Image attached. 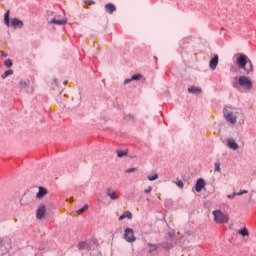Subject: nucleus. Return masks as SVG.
Listing matches in <instances>:
<instances>
[{
  "label": "nucleus",
  "instance_id": "f257e3e1",
  "mask_svg": "<svg viewBox=\"0 0 256 256\" xmlns=\"http://www.w3.org/2000/svg\"><path fill=\"white\" fill-rule=\"evenodd\" d=\"M236 64L240 69H243L248 75L253 73V62L245 54H240L236 59Z\"/></svg>",
  "mask_w": 256,
  "mask_h": 256
},
{
  "label": "nucleus",
  "instance_id": "f03ea898",
  "mask_svg": "<svg viewBox=\"0 0 256 256\" xmlns=\"http://www.w3.org/2000/svg\"><path fill=\"white\" fill-rule=\"evenodd\" d=\"M224 117L228 123L235 125L237 123V108L226 106L224 108Z\"/></svg>",
  "mask_w": 256,
  "mask_h": 256
},
{
  "label": "nucleus",
  "instance_id": "7ed1b4c3",
  "mask_svg": "<svg viewBox=\"0 0 256 256\" xmlns=\"http://www.w3.org/2000/svg\"><path fill=\"white\" fill-rule=\"evenodd\" d=\"M215 223L225 224L229 223V214L223 213L221 210H215L212 212Z\"/></svg>",
  "mask_w": 256,
  "mask_h": 256
},
{
  "label": "nucleus",
  "instance_id": "20e7f679",
  "mask_svg": "<svg viewBox=\"0 0 256 256\" xmlns=\"http://www.w3.org/2000/svg\"><path fill=\"white\" fill-rule=\"evenodd\" d=\"M12 249L11 239L0 238V256L6 255Z\"/></svg>",
  "mask_w": 256,
  "mask_h": 256
},
{
  "label": "nucleus",
  "instance_id": "39448f33",
  "mask_svg": "<svg viewBox=\"0 0 256 256\" xmlns=\"http://www.w3.org/2000/svg\"><path fill=\"white\" fill-rule=\"evenodd\" d=\"M238 83L240 86L243 87V89H247V90L253 89V82H251V79H249L247 76H241L238 79Z\"/></svg>",
  "mask_w": 256,
  "mask_h": 256
},
{
  "label": "nucleus",
  "instance_id": "423d86ee",
  "mask_svg": "<svg viewBox=\"0 0 256 256\" xmlns=\"http://www.w3.org/2000/svg\"><path fill=\"white\" fill-rule=\"evenodd\" d=\"M124 239L127 241V243H135L137 241V238L135 237V231L131 228H126L124 230Z\"/></svg>",
  "mask_w": 256,
  "mask_h": 256
},
{
  "label": "nucleus",
  "instance_id": "0eeeda50",
  "mask_svg": "<svg viewBox=\"0 0 256 256\" xmlns=\"http://www.w3.org/2000/svg\"><path fill=\"white\" fill-rule=\"evenodd\" d=\"M66 25L67 19L66 18H59V16L54 17L51 21H49L50 25Z\"/></svg>",
  "mask_w": 256,
  "mask_h": 256
},
{
  "label": "nucleus",
  "instance_id": "6e6552de",
  "mask_svg": "<svg viewBox=\"0 0 256 256\" xmlns=\"http://www.w3.org/2000/svg\"><path fill=\"white\" fill-rule=\"evenodd\" d=\"M106 195H108L112 201H117V199H119V193L117 190H113L111 188L107 189Z\"/></svg>",
  "mask_w": 256,
  "mask_h": 256
},
{
  "label": "nucleus",
  "instance_id": "1a4fd4ad",
  "mask_svg": "<svg viewBox=\"0 0 256 256\" xmlns=\"http://www.w3.org/2000/svg\"><path fill=\"white\" fill-rule=\"evenodd\" d=\"M205 185H206L205 180L203 178H199L195 185V191L197 193H201V191H203V188L205 187Z\"/></svg>",
  "mask_w": 256,
  "mask_h": 256
},
{
  "label": "nucleus",
  "instance_id": "9d476101",
  "mask_svg": "<svg viewBox=\"0 0 256 256\" xmlns=\"http://www.w3.org/2000/svg\"><path fill=\"white\" fill-rule=\"evenodd\" d=\"M219 65V55H214V57L210 60L209 67L212 69V71H215L217 69V66Z\"/></svg>",
  "mask_w": 256,
  "mask_h": 256
},
{
  "label": "nucleus",
  "instance_id": "9b49d317",
  "mask_svg": "<svg viewBox=\"0 0 256 256\" xmlns=\"http://www.w3.org/2000/svg\"><path fill=\"white\" fill-rule=\"evenodd\" d=\"M226 145L227 147H229V149H232L233 151H237V149H239V145L237 144V142H235V140L231 138H228L226 140Z\"/></svg>",
  "mask_w": 256,
  "mask_h": 256
},
{
  "label": "nucleus",
  "instance_id": "f8f14e48",
  "mask_svg": "<svg viewBox=\"0 0 256 256\" xmlns=\"http://www.w3.org/2000/svg\"><path fill=\"white\" fill-rule=\"evenodd\" d=\"M11 25L14 27V29H21L23 28V21L19 20L18 18H13L11 20Z\"/></svg>",
  "mask_w": 256,
  "mask_h": 256
},
{
  "label": "nucleus",
  "instance_id": "ddd939ff",
  "mask_svg": "<svg viewBox=\"0 0 256 256\" xmlns=\"http://www.w3.org/2000/svg\"><path fill=\"white\" fill-rule=\"evenodd\" d=\"M36 217L37 219H43V217H45V205L42 204L38 207L37 211H36Z\"/></svg>",
  "mask_w": 256,
  "mask_h": 256
},
{
  "label": "nucleus",
  "instance_id": "4468645a",
  "mask_svg": "<svg viewBox=\"0 0 256 256\" xmlns=\"http://www.w3.org/2000/svg\"><path fill=\"white\" fill-rule=\"evenodd\" d=\"M20 203L23 206L31 205V203H33V199L31 198V196L25 195L21 198Z\"/></svg>",
  "mask_w": 256,
  "mask_h": 256
},
{
  "label": "nucleus",
  "instance_id": "2eb2a0df",
  "mask_svg": "<svg viewBox=\"0 0 256 256\" xmlns=\"http://www.w3.org/2000/svg\"><path fill=\"white\" fill-rule=\"evenodd\" d=\"M105 11L106 13L113 15V12L117 11V7H115L112 3H108L105 5Z\"/></svg>",
  "mask_w": 256,
  "mask_h": 256
},
{
  "label": "nucleus",
  "instance_id": "dca6fc26",
  "mask_svg": "<svg viewBox=\"0 0 256 256\" xmlns=\"http://www.w3.org/2000/svg\"><path fill=\"white\" fill-rule=\"evenodd\" d=\"M142 77L143 76H141V74L133 75L131 78H127L124 81V85H127V84L131 83V81H139V80H141Z\"/></svg>",
  "mask_w": 256,
  "mask_h": 256
},
{
  "label": "nucleus",
  "instance_id": "f3484780",
  "mask_svg": "<svg viewBox=\"0 0 256 256\" xmlns=\"http://www.w3.org/2000/svg\"><path fill=\"white\" fill-rule=\"evenodd\" d=\"M188 91L190 93H192V95H201L202 90L201 88L197 87V86H191L188 88Z\"/></svg>",
  "mask_w": 256,
  "mask_h": 256
},
{
  "label": "nucleus",
  "instance_id": "a211bd4d",
  "mask_svg": "<svg viewBox=\"0 0 256 256\" xmlns=\"http://www.w3.org/2000/svg\"><path fill=\"white\" fill-rule=\"evenodd\" d=\"M45 195H47V190L40 186L39 191L36 194L37 199H43V197H45Z\"/></svg>",
  "mask_w": 256,
  "mask_h": 256
},
{
  "label": "nucleus",
  "instance_id": "6ab92c4d",
  "mask_svg": "<svg viewBox=\"0 0 256 256\" xmlns=\"http://www.w3.org/2000/svg\"><path fill=\"white\" fill-rule=\"evenodd\" d=\"M123 219H133V214L130 211H125L123 214L119 217V221H123Z\"/></svg>",
  "mask_w": 256,
  "mask_h": 256
},
{
  "label": "nucleus",
  "instance_id": "aec40b11",
  "mask_svg": "<svg viewBox=\"0 0 256 256\" xmlns=\"http://www.w3.org/2000/svg\"><path fill=\"white\" fill-rule=\"evenodd\" d=\"M239 235H242V237H249V230H247V227H244L238 231Z\"/></svg>",
  "mask_w": 256,
  "mask_h": 256
},
{
  "label": "nucleus",
  "instance_id": "412c9836",
  "mask_svg": "<svg viewBox=\"0 0 256 256\" xmlns=\"http://www.w3.org/2000/svg\"><path fill=\"white\" fill-rule=\"evenodd\" d=\"M4 23H5V25H7V27H9V25H11V21L9 20V10L4 15Z\"/></svg>",
  "mask_w": 256,
  "mask_h": 256
},
{
  "label": "nucleus",
  "instance_id": "4be33fe9",
  "mask_svg": "<svg viewBox=\"0 0 256 256\" xmlns=\"http://www.w3.org/2000/svg\"><path fill=\"white\" fill-rule=\"evenodd\" d=\"M9 75H13V70H8V71H5L3 74H2V79H7V77H9Z\"/></svg>",
  "mask_w": 256,
  "mask_h": 256
},
{
  "label": "nucleus",
  "instance_id": "5701e85b",
  "mask_svg": "<svg viewBox=\"0 0 256 256\" xmlns=\"http://www.w3.org/2000/svg\"><path fill=\"white\" fill-rule=\"evenodd\" d=\"M124 121H133V119H135V117L131 114H126L123 116Z\"/></svg>",
  "mask_w": 256,
  "mask_h": 256
},
{
  "label": "nucleus",
  "instance_id": "b1692460",
  "mask_svg": "<svg viewBox=\"0 0 256 256\" xmlns=\"http://www.w3.org/2000/svg\"><path fill=\"white\" fill-rule=\"evenodd\" d=\"M147 179L148 181H157V179H159V174L154 173L153 176H148Z\"/></svg>",
  "mask_w": 256,
  "mask_h": 256
},
{
  "label": "nucleus",
  "instance_id": "393cba45",
  "mask_svg": "<svg viewBox=\"0 0 256 256\" xmlns=\"http://www.w3.org/2000/svg\"><path fill=\"white\" fill-rule=\"evenodd\" d=\"M214 171H216L217 173H221V164L219 162H216L214 164Z\"/></svg>",
  "mask_w": 256,
  "mask_h": 256
},
{
  "label": "nucleus",
  "instance_id": "a878e982",
  "mask_svg": "<svg viewBox=\"0 0 256 256\" xmlns=\"http://www.w3.org/2000/svg\"><path fill=\"white\" fill-rule=\"evenodd\" d=\"M19 86H20V89H27V87H29V85L27 84V82L21 80L19 82Z\"/></svg>",
  "mask_w": 256,
  "mask_h": 256
},
{
  "label": "nucleus",
  "instance_id": "bb28decb",
  "mask_svg": "<svg viewBox=\"0 0 256 256\" xmlns=\"http://www.w3.org/2000/svg\"><path fill=\"white\" fill-rule=\"evenodd\" d=\"M78 248H79L80 251H83V249H87V243L81 242V243L78 245Z\"/></svg>",
  "mask_w": 256,
  "mask_h": 256
},
{
  "label": "nucleus",
  "instance_id": "cd10ccee",
  "mask_svg": "<svg viewBox=\"0 0 256 256\" xmlns=\"http://www.w3.org/2000/svg\"><path fill=\"white\" fill-rule=\"evenodd\" d=\"M148 247H150L149 253H153V251H157V246L154 244H148Z\"/></svg>",
  "mask_w": 256,
  "mask_h": 256
},
{
  "label": "nucleus",
  "instance_id": "c85d7f7f",
  "mask_svg": "<svg viewBox=\"0 0 256 256\" xmlns=\"http://www.w3.org/2000/svg\"><path fill=\"white\" fill-rule=\"evenodd\" d=\"M127 155V152H125V151H121V150H118L117 151V156L118 157H125Z\"/></svg>",
  "mask_w": 256,
  "mask_h": 256
},
{
  "label": "nucleus",
  "instance_id": "c756f323",
  "mask_svg": "<svg viewBox=\"0 0 256 256\" xmlns=\"http://www.w3.org/2000/svg\"><path fill=\"white\" fill-rule=\"evenodd\" d=\"M175 184L177 185V187H179L180 189H183L184 184H183V180H177L175 182Z\"/></svg>",
  "mask_w": 256,
  "mask_h": 256
},
{
  "label": "nucleus",
  "instance_id": "7c9ffc66",
  "mask_svg": "<svg viewBox=\"0 0 256 256\" xmlns=\"http://www.w3.org/2000/svg\"><path fill=\"white\" fill-rule=\"evenodd\" d=\"M6 67H13V61H11V59H8L4 62Z\"/></svg>",
  "mask_w": 256,
  "mask_h": 256
},
{
  "label": "nucleus",
  "instance_id": "2f4dec72",
  "mask_svg": "<svg viewBox=\"0 0 256 256\" xmlns=\"http://www.w3.org/2000/svg\"><path fill=\"white\" fill-rule=\"evenodd\" d=\"M245 193H249V191L247 190H242L240 192H234V194L237 196V195H245Z\"/></svg>",
  "mask_w": 256,
  "mask_h": 256
},
{
  "label": "nucleus",
  "instance_id": "473e14b6",
  "mask_svg": "<svg viewBox=\"0 0 256 256\" xmlns=\"http://www.w3.org/2000/svg\"><path fill=\"white\" fill-rule=\"evenodd\" d=\"M135 171H137V168H129L125 170V173H135Z\"/></svg>",
  "mask_w": 256,
  "mask_h": 256
},
{
  "label": "nucleus",
  "instance_id": "72a5a7b5",
  "mask_svg": "<svg viewBox=\"0 0 256 256\" xmlns=\"http://www.w3.org/2000/svg\"><path fill=\"white\" fill-rule=\"evenodd\" d=\"M151 191H153V187L149 186L144 190V193H151Z\"/></svg>",
  "mask_w": 256,
  "mask_h": 256
},
{
  "label": "nucleus",
  "instance_id": "f704fd0d",
  "mask_svg": "<svg viewBox=\"0 0 256 256\" xmlns=\"http://www.w3.org/2000/svg\"><path fill=\"white\" fill-rule=\"evenodd\" d=\"M228 199H234L235 197H237V194H235V192L233 194H229Z\"/></svg>",
  "mask_w": 256,
  "mask_h": 256
},
{
  "label": "nucleus",
  "instance_id": "c9c22d12",
  "mask_svg": "<svg viewBox=\"0 0 256 256\" xmlns=\"http://www.w3.org/2000/svg\"><path fill=\"white\" fill-rule=\"evenodd\" d=\"M89 209V204H85L83 207H82V211H87Z\"/></svg>",
  "mask_w": 256,
  "mask_h": 256
},
{
  "label": "nucleus",
  "instance_id": "e433bc0d",
  "mask_svg": "<svg viewBox=\"0 0 256 256\" xmlns=\"http://www.w3.org/2000/svg\"><path fill=\"white\" fill-rule=\"evenodd\" d=\"M85 211L83 210V208L79 209L76 211L77 215H81L82 213H84Z\"/></svg>",
  "mask_w": 256,
  "mask_h": 256
},
{
  "label": "nucleus",
  "instance_id": "4c0bfd02",
  "mask_svg": "<svg viewBox=\"0 0 256 256\" xmlns=\"http://www.w3.org/2000/svg\"><path fill=\"white\" fill-rule=\"evenodd\" d=\"M88 5H95V2L94 1H89Z\"/></svg>",
  "mask_w": 256,
  "mask_h": 256
},
{
  "label": "nucleus",
  "instance_id": "58836bf2",
  "mask_svg": "<svg viewBox=\"0 0 256 256\" xmlns=\"http://www.w3.org/2000/svg\"><path fill=\"white\" fill-rule=\"evenodd\" d=\"M54 83H55L56 85H58V84H57V79H54Z\"/></svg>",
  "mask_w": 256,
  "mask_h": 256
},
{
  "label": "nucleus",
  "instance_id": "ea45409f",
  "mask_svg": "<svg viewBox=\"0 0 256 256\" xmlns=\"http://www.w3.org/2000/svg\"><path fill=\"white\" fill-rule=\"evenodd\" d=\"M3 57H7V54H4Z\"/></svg>",
  "mask_w": 256,
  "mask_h": 256
},
{
  "label": "nucleus",
  "instance_id": "a19ab883",
  "mask_svg": "<svg viewBox=\"0 0 256 256\" xmlns=\"http://www.w3.org/2000/svg\"><path fill=\"white\" fill-rule=\"evenodd\" d=\"M64 85H67V81L64 82Z\"/></svg>",
  "mask_w": 256,
  "mask_h": 256
}]
</instances>
